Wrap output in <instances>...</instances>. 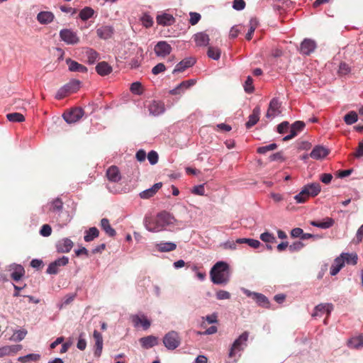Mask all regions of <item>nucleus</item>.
<instances>
[{"label": "nucleus", "mask_w": 363, "mask_h": 363, "mask_svg": "<svg viewBox=\"0 0 363 363\" xmlns=\"http://www.w3.org/2000/svg\"><path fill=\"white\" fill-rule=\"evenodd\" d=\"M347 346L352 349H359L363 347V334L350 338L347 341Z\"/></svg>", "instance_id": "7c9ffc66"}, {"label": "nucleus", "mask_w": 363, "mask_h": 363, "mask_svg": "<svg viewBox=\"0 0 363 363\" xmlns=\"http://www.w3.org/2000/svg\"><path fill=\"white\" fill-rule=\"evenodd\" d=\"M310 223L311 225L315 227H318L322 229H328L334 225L335 221L332 218L327 217L323 220V221L320 222L312 220Z\"/></svg>", "instance_id": "c85d7f7f"}, {"label": "nucleus", "mask_w": 363, "mask_h": 363, "mask_svg": "<svg viewBox=\"0 0 363 363\" xmlns=\"http://www.w3.org/2000/svg\"><path fill=\"white\" fill-rule=\"evenodd\" d=\"M63 202L59 198L53 200L50 203L49 211L54 213H59L62 211Z\"/></svg>", "instance_id": "c9c22d12"}, {"label": "nucleus", "mask_w": 363, "mask_h": 363, "mask_svg": "<svg viewBox=\"0 0 363 363\" xmlns=\"http://www.w3.org/2000/svg\"><path fill=\"white\" fill-rule=\"evenodd\" d=\"M174 220V217L169 213L164 211L157 213L156 217L145 216L144 225L150 232H160L166 226L172 224Z\"/></svg>", "instance_id": "f257e3e1"}, {"label": "nucleus", "mask_w": 363, "mask_h": 363, "mask_svg": "<svg viewBox=\"0 0 363 363\" xmlns=\"http://www.w3.org/2000/svg\"><path fill=\"white\" fill-rule=\"evenodd\" d=\"M316 48V43L311 39H305L301 44L300 50L303 55H309Z\"/></svg>", "instance_id": "4468645a"}, {"label": "nucleus", "mask_w": 363, "mask_h": 363, "mask_svg": "<svg viewBox=\"0 0 363 363\" xmlns=\"http://www.w3.org/2000/svg\"><path fill=\"white\" fill-rule=\"evenodd\" d=\"M94 10L90 7H85L79 13V17L82 21H86L94 15Z\"/></svg>", "instance_id": "a18cd8bd"}, {"label": "nucleus", "mask_w": 363, "mask_h": 363, "mask_svg": "<svg viewBox=\"0 0 363 363\" xmlns=\"http://www.w3.org/2000/svg\"><path fill=\"white\" fill-rule=\"evenodd\" d=\"M96 72L101 76H106L112 72V67L106 62H101L96 66Z\"/></svg>", "instance_id": "c756f323"}, {"label": "nucleus", "mask_w": 363, "mask_h": 363, "mask_svg": "<svg viewBox=\"0 0 363 363\" xmlns=\"http://www.w3.org/2000/svg\"><path fill=\"white\" fill-rule=\"evenodd\" d=\"M305 123L301 121L294 122L291 125L290 134L283 138V141H288L296 137L298 133L302 131L305 128Z\"/></svg>", "instance_id": "9b49d317"}, {"label": "nucleus", "mask_w": 363, "mask_h": 363, "mask_svg": "<svg viewBox=\"0 0 363 363\" xmlns=\"http://www.w3.org/2000/svg\"><path fill=\"white\" fill-rule=\"evenodd\" d=\"M27 332L24 330H19L15 332L12 336V338L15 341H21L26 337Z\"/></svg>", "instance_id": "052dcab7"}, {"label": "nucleus", "mask_w": 363, "mask_h": 363, "mask_svg": "<svg viewBox=\"0 0 363 363\" xmlns=\"http://www.w3.org/2000/svg\"><path fill=\"white\" fill-rule=\"evenodd\" d=\"M84 115V111L81 107H75L65 111L62 116L67 123H74L79 121Z\"/></svg>", "instance_id": "39448f33"}, {"label": "nucleus", "mask_w": 363, "mask_h": 363, "mask_svg": "<svg viewBox=\"0 0 363 363\" xmlns=\"http://www.w3.org/2000/svg\"><path fill=\"white\" fill-rule=\"evenodd\" d=\"M150 113L153 116H158L164 111V103L159 101H152L148 105Z\"/></svg>", "instance_id": "6ab92c4d"}, {"label": "nucleus", "mask_w": 363, "mask_h": 363, "mask_svg": "<svg viewBox=\"0 0 363 363\" xmlns=\"http://www.w3.org/2000/svg\"><path fill=\"white\" fill-rule=\"evenodd\" d=\"M172 49L171 45L166 41H160L155 45L154 51L157 56L164 57L170 54Z\"/></svg>", "instance_id": "6e6552de"}, {"label": "nucleus", "mask_w": 363, "mask_h": 363, "mask_svg": "<svg viewBox=\"0 0 363 363\" xmlns=\"http://www.w3.org/2000/svg\"><path fill=\"white\" fill-rule=\"evenodd\" d=\"M196 62V60L193 57L185 58L179 62L173 70V73L182 72L186 68L193 66Z\"/></svg>", "instance_id": "412c9836"}, {"label": "nucleus", "mask_w": 363, "mask_h": 363, "mask_svg": "<svg viewBox=\"0 0 363 363\" xmlns=\"http://www.w3.org/2000/svg\"><path fill=\"white\" fill-rule=\"evenodd\" d=\"M99 235V230L96 227H91L86 231V235H84V238L86 242H91L94 238H98Z\"/></svg>", "instance_id": "e433bc0d"}, {"label": "nucleus", "mask_w": 363, "mask_h": 363, "mask_svg": "<svg viewBox=\"0 0 363 363\" xmlns=\"http://www.w3.org/2000/svg\"><path fill=\"white\" fill-rule=\"evenodd\" d=\"M196 83V81L194 79H189L186 81H183L179 84L180 87L182 88V91H184L191 86L194 85Z\"/></svg>", "instance_id": "774afa93"}, {"label": "nucleus", "mask_w": 363, "mask_h": 363, "mask_svg": "<svg viewBox=\"0 0 363 363\" xmlns=\"http://www.w3.org/2000/svg\"><path fill=\"white\" fill-rule=\"evenodd\" d=\"M40 355L38 354H29L26 356L20 357L18 361L22 363H26L30 361L37 362L40 359Z\"/></svg>", "instance_id": "de8ad7c7"}, {"label": "nucleus", "mask_w": 363, "mask_h": 363, "mask_svg": "<svg viewBox=\"0 0 363 363\" xmlns=\"http://www.w3.org/2000/svg\"><path fill=\"white\" fill-rule=\"evenodd\" d=\"M258 26V21L256 18H251L249 21V29L246 34V39L250 40L252 38L253 33Z\"/></svg>", "instance_id": "4c0bfd02"}, {"label": "nucleus", "mask_w": 363, "mask_h": 363, "mask_svg": "<svg viewBox=\"0 0 363 363\" xmlns=\"http://www.w3.org/2000/svg\"><path fill=\"white\" fill-rule=\"evenodd\" d=\"M260 239L267 243H274L276 242V238L274 236L272 233H270L269 232L263 233L260 235Z\"/></svg>", "instance_id": "603ef678"}, {"label": "nucleus", "mask_w": 363, "mask_h": 363, "mask_svg": "<svg viewBox=\"0 0 363 363\" xmlns=\"http://www.w3.org/2000/svg\"><path fill=\"white\" fill-rule=\"evenodd\" d=\"M341 257L344 259V263L355 265L357 263V255L356 254L342 253Z\"/></svg>", "instance_id": "79ce46f5"}, {"label": "nucleus", "mask_w": 363, "mask_h": 363, "mask_svg": "<svg viewBox=\"0 0 363 363\" xmlns=\"http://www.w3.org/2000/svg\"><path fill=\"white\" fill-rule=\"evenodd\" d=\"M310 197L307 189L304 186L301 192L294 196V199L296 203H305L307 199Z\"/></svg>", "instance_id": "ea45409f"}, {"label": "nucleus", "mask_w": 363, "mask_h": 363, "mask_svg": "<svg viewBox=\"0 0 363 363\" xmlns=\"http://www.w3.org/2000/svg\"><path fill=\"white\" fill-rule=\"evenodd\" d=\"M252 298L261 306L269 308V302L267 299V298L259 293H253L252 294Z\"/></svg>", "instance_id": "f704fd0d"}, {"label": "nucleus", "mask_w": 363, "mask_h": 363, "mask_svg": "<svg viewBox=\"0 0 363 363\" xmlns=\"http://www.w3.org/2000/svg\"><path fill=\"white\" fill-rule=\"evenodd\" d=\"M177 245L173 242H164L158 245V250L160 252H170L174 250Z\"/></svg>", "instance_id": "09e8293b"}, {"label": "nucleus", "mask_w": 363, "mask_h": 363, "mask_svg": "<svg viewBox=\"0 0 363 363\" xmlns=\"http://www.w3.org/2000/svg\"><path fill=\"white\" fill-rule=\"evenodd\" d=\"M344 265V259H342L341 256L337 257L330 267V274L332 276L336 275Z\"/></svg>", "instance_id": "72a5a7b5"}, {"label": "nucleus", "mask_w": 363, "mask_h": 363, "mask_svg": "<svg viewBox=\"0 0 363 363\" xmlns=\"http://www.w3.org/2000/svg\"><path fill=\"white\" fill-rule=\"evenodd\" d=\"M54 15L50 11H41L37 16L38 21L42 24H48L53 21Z\"/></svg>", "instance_id": "473e14b6"}, {"label": "nucleus", "mask_w": 363, "mask_h": 363, "mask_svg": "<svg viewBox=\"0 0 363 363\" xmlns=\"http://www.w3.org/2000/svg\"><path fill=\"white\" fill-rule=\"evenodd\" d=\"M333 310V305L332 303H320L316 306L312 313L313 318H320L324 314H326L327 317L324 320V323L327 324V319L330 315L331 311Z\"/></svg>", "instance_id": "423d86ee"}, {"label": "nucleus", "mask_w": 363, "mask_h": 363, "mask_svg": "<svg viewBox=\"0 0 363 363\" xmlns=\"http://www.w3.org/2000/svg\"><path fill=\"white\" fill-rule=\"evenodd\" d=\"M162 186V182L155 184L151 188L143 191L140 193V197L143 199H148L152 197L161 187Z\"/></svg>", "instance_id": "4be33fe9"}, {"label": "nucleus", "mask_w": 363, "mask_h": 363, "mask_svg": "<svg viewBox=\"0 0 363 363\" xmlns=\"http://www.w3.org/2000/svg\"><path fill=\"white\" fill-rule=\"evenodd\" d=\"M69 262V259L67 257L63 256L61 258L56 259L55 261L51 262L46 272L49 274H56L58 273L59 267L65 266Z\"/></svg>", "instance_id": "0eeeda50"}, {"label": "nucleus", "mask_w": 363, "mask_h": 363, "mask_svg": "<svg viewBox=\"0 0 363 363\" xmlns=\"http://www.w3.org/2000/svg\"><path fill=\"white\" fill-rule=\"evenodd\" d=\"M289 127V123L288 121H284L277 125V132L280 134L285 133Z\"/></svg>", "instance_id": "69168bd1"}, {"label": "nucleus", "mask_w": 363, "mask_h": 363, "mask_svg": "<svg viewBox=\"0 0 363 363\" xmlns=\"http://www.w3.org/2000/svg\"><path fill=\"white\" fill-rule=\"evenodd\" d=\"M140 342L143 348L149 349L158 344L157 337L149 335L140 339Z\"/></svg>", "instance_id": "a878e982"}, {"label": "nucleus", "mask_w": 363, "mask_h": 363, "mask_svg": "<svg viewBox=\"0 0 363 363\" xmlns=\"http://www.w3.org/2000/svg\"><path fill=\"white\" fill-rule=\"evenodd\" d=\"M93 337L95 340V350L94 355L96 357H100L103 350V337L102 335L97 330H94Z\"/></svg>", "instance_id": "a211bd4d"}, {"label": "nucleus", "mask_w": 363, "mask_h": 363, "mask_svg": "<svg viewBox=\"0 0 363 363\" xmlns=\"http://www.w3.org/2000/svg\"><path fill=\"white\" fill-rule=\"evenodd\" d=\"M163 343L168 350H174L180 345L181 337L177 332L172 330L164 336Z\"/></svg>", "instance_id": "7ed1b4c3"}, {"label": "nucleus", "mask_w": 363, "mask_h": 363, "mask_svg": "<svg viewBox=\"0 0 363 363\" xmlns=\"http://www.w3.org/2000/svg\"><path fill=\"white\" fill-rule=\"evenodd\" d=\"M64 88L69 94L74 93L79 89V82L77 80H72L65 84Z\"/></svg>", "instance_id": "58836bf2"}, {"label": "nucleus", "mask_w": 363, "mask_h": 363, "mask_svg": "<svg viewBox=\"0 0 363 363\" xmlns=\"http://www.w3.org/2000/svg\"><path fill=\"white\" fill-rule=\"evenodd\" d=\"M207 54L210 58L217 60L220 57V50L217 48L209 47Z\"/></svg>", "instance_id": "3c124183"}, {"label": "nucleus", "mask_w": 363, "mask_h": 363, "mask_svg": "<svg viewBox=\"0 0 363 363\" xmlns=\"http://www.w3.org/2000/svg\"><path fill=\"white\" fill-rule=\"evenodd\" d=\"M197 46H206L209 43V37L204 32L197 33L194 35Z\"/></svg>", "instance_id": "cd10ccee"}, {"label": "nucleus", "mask_w": 363, "mask_h": 363, "mask_svg": "<svg viewBox=\"0 0 363 363\" xmlns=\"http://www.w3.org/2000/svg\"><path fill=\"white\" fill-rule=\"evenodd\" d=\"M10 271H11V278L15 281L21 280L25 275V269L21 264L11 266Z\"/></svg>", "instance_id": "aec40b11"}, {"label": "nucleus", "mask_w": 363, "mask_h": 363, "mask_svg": "<svg viewBox=\"0 0 363 363\" xmlns=\"http://www.w3.org/2000/svg\"><path fill=\"white\" fill-rule=\"evenodd\" d=\"M248 337L249 333L245 331L234 341L230 350V357H233L237 352L243 350L244 347L247 346Z\"/></svg>", "instance_id": "20e7f679"}, {"label": "nucleus", "mask_w": 363, "mask_h": 363, "mask_svg": "<svg viewBox=\"0 0 363 363\" xmlns=\"http://www.w3.org/2000/svg\"><path fill=\"white\" fill-rule=\"evenodd\" d=\"M350 66L345 62H341L339 66L338 74L340 75H346L350 72Z\"/></svg>", "instance_id": "13d9d810"}, {"label": "nucleus", "mask_w": 363, "mask_h": 363, "mask_svg": "<svg viewBox=\"0 0 363 363\" xmlns=\"http://www.w3.org/2000/svg\"><path fill=\"white\" fill-rule=\"evenodd\" d=\"M51 233L52 228L48 224H44L40 230V234L43 237H48L51 235Z\"/></svg>", "instance_id": "680f3d73"}, {"label": "nucleus", "mask_w": 363, "mask_h": 363, "mask_svg": "<svg viewBox=\"0 0 363 363\" xmlns=\"http://www.w3.org/2000/svg\"><path fill=\"white\" fill-rule=\"evenodd\" d=\"M66 62L69 67V70L71 72L86 73L87 68L82 64L78 63L76 61L71 60L70 58L66 60Z\"/></svg>", "instance_id": "b1692460"}, {"label": "nucleus", "mask_w": 363, "mask_h": 363, "mask_svg": "<svg viewBox=\"0 0 363 363\" xmlns=\"http://www.w3.org/2000/svg\"><path fill=\"white\" fill-rule=\"evenodd\" d=\"M277 145L276 143H272L266 146L259 147L257 148V152L259 154H265L269 151H272L277 149Z\"/></svg>", "instance_id": "864d4df0"}, {"label": "nucleus", "mask_w": 363, "mask_h": 363, "mask_svg": "<svg viewBox=\"0 0 363 363\" xmlns=\"http://www.w3.org/2000/svg\"><path fill=\"white\" fill-rule=\"evenodd\" d=\"M147 159L151 164H155L158 162V154L157 152L152 150L147 155Z\"/></svg>", "instance_id": "0e129e2a"}, {"label": "nucleus", "mask_w": 363, "mask_h": 363, "mask_svg": "<svg viewBox=\"0 0 363 363\" xmlns=\"http://www.w3.org/2000/svg\"><path fill=\"white\" fill-rule=\"evenodd\" d=\"M244 89L247 93H252L254 91L253 79L251 77H247L245 82Z\"/></svg>", "instance_id": "6e6d98bb"}, {"label": "nucleus", "mask_w": 363, "mask_h": 363, "mask_svg": "<svg viewBox=\"0 0 363 363\" xmlns=\"http://www.w3.org/2000/svg\"><path fill=\"white\" fill-rule=\"evenodd\" d=\"M106 175L108 181L118 182L121 179V172L118 167L112 165L106 170Z\"/></svg>", "instance_id": "2eb2a0df"}, {"label": "nucleus", "mask_w": 363, "mask_h": 363, "mask_svg": "<svg viewBox=\"0 0 363 363\" xmlns=\"http://www.w3.org/2000/svg\"><path fill=\"white\" fill-rule=\"evenodd\" d=\"M211 279L215 284H226L229 281V267L226 262H218L211 269Z\"/></svg>", "instance_id": "f03ea898"}, {"label": "nucleus", "mask_w": 363, "mask_h": 363, "mask_svg": "<svg viewBox=\"0 0 363 363\" xmlns=\"http://www.w3.org/2000/svg\"><path fill=\"white\" fill-rule=\"evenodd\" d=\"M305 187L307 189L310 196H315L320 191V186L318 183H313L305 186Z\"/></svg>", "instance_id": "a19ab883"}, {"label": "nucleus", "mask_w": 363, "mask_h": 363, "mask_svg": "<svg viewBox=\"0 0 363 363\" xmlns=\"http://www.w3.org/2000/svg\"><path fill=\"white\" fill-rule=\"evenodd\" d=\"M216 298L218 300H224L230 298V294L224 290H219L216 292Z\"/></svg>", "instance_id": "338daca9"}, {"label": "nucleus", "mask_w": 363, "mask_h": 363, "mask_svg": "<svg viewBox=\"0 0 363 363\" xmlns=\"http://www.w3.org/2000/svg\"><path fill=\"white\" fill-rule=\"evenodd\" d=\"M130 91L135 94H142V84L138 82H133L130 86Z\"/></svg>", "instance_id": "e2e57ef3"}, {"label": "nucleus", "mask_w": 363, "mask_h": 363, "mask_svg": "<svg viewBox=\"0 0 363 363\" xmlns=\"http://www.w3.org/2000/svg\"><path fill=\"white\" fill-rule=\"evenodd\" d=\"M113 32V28L110 26H102L96 29L97 36L104 40L111 38Z\"/></svg>", "instance_id": "f3484780"}, {"label": "nucleus", "mask_w": 363, "mask_h": 363, "mask_svg": "<svg viewBox=\"0 0 363 363\" xmlns=\"http://www.w3.org/2000/svg\"><path fill=\"white\" fill-rule=\"evenodd\" d=\"M281 113V103L277 99H272L269 102V108L266 113V117L269 118H274L279 116Z\"/></svg>", "instance_id": "1a4fd4ad"}, {"label": "nucleus", "mask_w": 363, "mask_h": 363, "mask_svg": "<svg viewBox=\"0 0 363 363\" xmlns=\"http://www.w3.org/2000/svg\"><path fill=\"white\" fill-rule=\"evenodd\" d=\"M156 21L160 26H169L175 23V18L172 14L163 12L156 16Z\"/></svg>", "instance_id": "f8f14e48"}, {"label": "nucleus", "mask_w": 363, "mask_h": 363, "mask_svg": "<svg viewBox=\"0 0 363 363\" xmlns=\"http://www.w3.org/2000/svg\"><path fill=\"white\" fill-rule=\"evenodd\" d=\"M86 55L87 57V62L89 64H94L99 57V54L93 49H88L86 51Z\"/></svg>", "instance_id": "8fccbe9b"}, {"label": "nucleus", "mask_w": 363, "mask_h": 363, "mask_svg": "<svg viewBox=\"0 0 363 363\" xmlns=\"http://www.w3.org/2000/svg\"><path fill=\"white\" fill-rule=\"evenodd\" d=\"M22 347L20 345H7L0 348V357L16 354L21 350Z\"/></svg>", "instance_id": "bb28decb"}, {"label": "nucleus", "mask_w": 363, "mask_h": 363, "mask_svg": "<svg viewBox=\"0 0 363 363\" xmlns=\"http://www.w3.org/2000/svg\"><path fill=\"white\" fill-rule=\"evenodd\" d=\"M6 118L11 122H23L25 121V117L20 113H11L6 115Z\"/></svg>", "instance_id": "49530a36"}, {"label": "nucleus", "mask_w": 363, "mask_h": 363, "mask_svg": "<svg viewBox=\"0 0 363 363\" xmlns=\"http://www.w3.org/2000/svg\"><path fill=\"white\" fill-rule=\"evenodd\" d=\"M189 16H190L189 23L191 26H194V25L197 24L201 18L200 13H196V12H190Z\"/></svg>", "instance_id": "4d7b16f0"}, {"label": "nucleus", "mask_w": 363, "mask_h": 363, "mask_svg": "<svg viewBox=\"0 0 363 363\" xmlns=\"http://www.w3.org/2000/svg\"><path fill=\"white\" fill-rule=\"evenodd\" d=\"M245 27L241 25H238L233 26L230 31V37L231 38H235L238 36L239 33H241V31L243 30Z\"/></svg>", "instance_id": "5fc2aeb1"}, {"label": "nucleus", "mask_w": 363, "mask_h": 363, "mask_svg": "<svg viewBox=\"0 0 363 363\" xmlns=\"http://www.w3.org/2000/svg\"><path fill=\"white\" fill-rule=\"evenodd\" d=\"M358 120L357 113L355 111H350L344 116V121L347 125H352L356 123Z\"/></svg>", "instance_id": "37998d69"}, {"label": "nucleus", "mask_w": 363, "mask_h": 363, "mask_svg": "<svg viewBox=\"0 0 363 363\" xmlns=\"http://www.w3.org/2000/svg\"><path fill=\"white\" fill-rule=\"evenodd\" d=\"M140 21L143 26L147 28L152 27L154 23L153 18L147 13L143 14L140 17Z\"/></svg>", "instance_id": "c03bdc74"}, {"label": "nucleus", "mask_w": 363, "mask_h": 363, "mask_svg": "<svg viewBox=\"0 0 363 363\" xmlns=\"http://www.w3.org/2000/svg\"><path fill=\"white\" fill-rule=\"evenodd\" d=\"M130 318L135 327L141 325L144 330H147L150 327V321L144 315H133Z\"/></svg>", "instance_id": "ddd939ff"}, {"label": "nucleus", "mask_w": 363, "mask_h": 363, "mask_svg": "<svg viewBox=\"0 0 363 363\" xmlns=\"http://www.w3.org/2000/svg\"><path fill=\"white\" fill-rule=\"evenodd\" d=\"M304 247V244L301 241H296L293 244L289 245V250L291 252H297L301 250Z\"/></svg>", "instance_id": "bf43d9fd"}, {"label": "nucleus", "mask_w": 363, "mask_h": 363, "mask_svg": "<svg viewBox=\"0 0 363 363\" xmlns=\"http://www.w3.org/2000/svg\"><path fill=\"white\" fill-rule=\"evenodd\" d=\"M260 115V108L259 106H256L252 113L249 116V120L246 123L245 125L247 128H250L254 126L259 121Z\"/></svg>", "instance_id": "393cba45"}, {"label": "nucleus", "mask_w": 363, "mask_h": 363, "mask_svg": "<svg viewBox=\"0 0 363 363\" xmlns=\"http://www.w3.org/2000/svg\"><path fill=\"white\" fill-rule=\"evenodd\" d=\"M329 153L328 149L325 148L323 146H316L315 147L311 152L310 153V157L315 160H320L326 157Z\"/></svg>", "instance_id": "5701e85b"}, {"label": "nucleus", "mask_w": 363, "mask_h": 363, "mask_svg": "<svg viewBox=\"0 0 363 363\" xmlns=\"http://www.w3.org/2000/svg\"><path fill=\"white\" fill-rule=\"evenodd\" d=\"M72 241L67 238L59 240L56 245L57 252L62 253L69 252L72 250Z\"/></svg>", "instance_id": "dca6fc26"}, {"label": "nucleus", "mask_w": 363, "mask_h": 363, "mask_svg": "<svg viewBox=\"0 0 363 363\" xmlns=\"http://www.w3.org/2000/svg\"><path fill=\"white\" fill-rule=\"evenodd\" d=\"M61 39L67 44H77L79 42V38L77 34L69 29L62 30L60 33Z\"/></svg>", "instance_id": "9d476101"}, {"label": "nucleus", "mask_w": 363, "mask_h": 363, "mask_svg": "<svg viewBox=\"0 0 363 363\" xmlns=\"http://www.w3.org/2000/svg\"><path fill=\"white\" fill-rule=\"evenodd\" d=\"M101 228L109 237H114L116 235V230L111 226L107 218H102L100 223Z\"/></svg>", "instance_id": "2f4dec72"}]
</instances>
